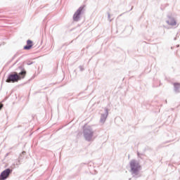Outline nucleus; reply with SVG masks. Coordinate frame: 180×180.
<instances>
[{"instance_id": "obj_15", "label": "nucleus", "mask_w": 180, "mask_h": 180, "mask_svg": "<svg viewBox=\"0 0 180 180\" xmlns=\"http://www.w3.org/2000/svg\"><path fill=\"white\" fill-rule=\"evenodd\" d=\"M174 40H176V37L174 38Z\"/></svg>"}, {"instance_id": "obj_12", "label": "nucleus", "mask_w": 180, "mask_h": 180, "mask_svg": "<svg viewBox=\"0 0 180 180\" xmlns=\"http://www.w3.org/2000/svg\"><path fill=\"white\" fill-rule=\"evenodd\" d=\"M108 19H110V13H108Z\"/></svg>"}, {"instance_id": "obj_9", "label": "nucleus", "mask_w": 180, "mask_h": 180, "mask_svg": "<svg viewBox=\"0 0 180 180\" xmlns=\"http://www.w3.org/2000/svg\"><path fill=\"white\" fill-rule=\"evenodd\" d=\"M174 92H176V94H179V92H180V84L179 83H174Z\"/></svg>"}, {"instance_id": "obj_16", "label": "nucleus", "mask_w": 180, "mask_h": 180, "mask_svg": "<svg viewBox=\"0 0 180 180\" xmlns=\"http://www.w3.org/2000/svg\"><path fill=\"white\" fill-rule=\"evenodd\" d=\"M176 47H179V45H177Z\"/></svg>"}, {"instance_id": "obj_6", "label": "nucleus", "mask_w": 180, "mask_h": 180, "mask_svg": "<svg viewBox=\"0 0 180 180\" xmlns=\"http://www.w3.org/2000/svg\"><path fill=\"white\" fill-rule=\"evenodd\" d=\"M105 112L103 114H101V119H100V123L103 124L105 122H106V119H108V116H109V112L108 111V108H104Z\"/></svg>"}, {"instance_id": "obj_7", "label": "nucleus", "mask_w": 180, "mask_h": 180, "mask_svg": "<svg viewBox=\"0 0 180 180\" xmlns=\"http://www.w3.org/2000/svg\"><path fill=\"white\" fill-rule=\"evenodd\" d=\"M167 25H169L170 26H176V21L175 20V18L169 16V20L166 21Z\"/></svg>"}, {"instance_id": "obj_8", "label": "nucleus", "mask_w": 180, "mask_h": 180, "mask_svg": "<svg viewBox=\"0 0 180 180\" xmlns=\"http://www.w3.org/2000/svg\"><path fill=\"white\" fill-rule=\"evenodd\" d=\"M33 47V41L30 39L27 41V45L24 46V50H30Z\"/></svg>"}, {"instance_id": "obj_3", "label": "nucleus", "mask_w": 180, "mask_h": 180, "mask_svg": "<svg viewBox=\"0 0 180 180\" xmlns=\"http://www.w3.org/2000/svg\"><path fill=\"white\" fill-rule=\"evenodd\" d=\"M83 136L86 141H91L92 140V137H94V129H92V127H84Z\"/></svg>"}, {"instance_id": "obj_14", "label": "nucleus", "mask_w": 180, "mask_h": 180, "mask_svg": "<svg viewBox=\"0 0 180 180\" xmlns=\"http://www.w3.org/2000/svg\"><path fill=\"white\" fill-rule=\"evenodd\" d=\"M25 153H26L25 151L22 152V154H25Z\"/></svg>"}, {"instance_id": "obj_2", "label": "nucleus", "mask_w": 180, "mask_h": 180, "mask_svg": "<svg viewBox=\"0 0 180 180\" xmlns=\"http://www.w3.org/2000/svg\"><path fill=\"white\" fill-rule=\"evenodd\" d=\"M129 167L131 168L130 172L132 176L139 178L140 176V171H141V165H140V162L136 160H131L129 162Z\"/></svg>"}, {"instance_id": "obj_5", "label": "nucleus", "mask_w": 180, "mask_h": 180, "mask_svg": "<svg viewBox=\"0 0 180 180\" xmlns=\"http://www.w3.org/2000/svg\"><path fill=\"white\" fill-rule=\"evenodd\" d=\"M12 174V169L8 168L3 171L0 174V180H6L9 178V175Z\"/></svg>"}, {"instance_id": "obj_17", "label": "nucleus", "mask_w": 180, "mask_h": 180, "mask_svg": "<svg viewBox=\"0 0 180 180\" xmlns=\"http://www.w3.org/2000/svg\"><path fill=\"white\" fill-rule=\"evenodd\" d=\"M138 155H140V153H138Z\"/></svg>"}, {"instance_id": "obj_4", "label": "nucleus", "mask_w": 180, "mask_h": 180, "mask_svg": "<svg viewBox=\"0 0 180 180\" xmlns=\"http://www.w3.org/2000/svg\"><path fill=\"white\" fill-rule=\"evenodd\" d=\"M82 12H84V6H80L73 15L74 22H79Z\"/></svg>"}, {"instance_id": "obj_1", "label": "nucleus", "mask_w": 180, "mask_h": 180, "mask_svg": "<svg viewBox=\"0 0 180 180\" xmlns=\"http://www.w3.org/2000/svg\"><path fill=\"white\" fill-rule=\"evenodd\" d=\"M25 75L26 70H25V69H22L21 72H19V74L18 72L10 73L7 77L6 82H12L13 84L15 82H18V81H20V79L25 78Z\"/></svg>"}, {"instance_id": "obj_11", "label": "nucleus", "mask_w": 180, "mask_h": 180, "mask_svg": "<svg viewBox=\"0 0 180 180\" xmlns=\"http://www.w3.org/2000/svg\"><path fill=\"white\" fill-rule=\"evenodd\" d=\"M27 65H32V64H33V63L27 62Z\"/></svg>"}, {"instance_id": "obj_13", "label": "nucleus", "mask_w": 180, "mask_h": 180, "mask_svg": "<svg viewBox=\"0 0 180 180\" xmlns=\"http://www.w3.org/2000/svg\"><path fill=\"white\" fill-rule=\"evenodd\" d=\"M2 108H4V104H0V110L2 109Z\"/></svg>"}, {"instance_id": "obj_10", "label": "nucleus", "mask_w": 180, "mask_h": 180, "mask_svg": "<svg viewBox=\"0 0 180 180\" xmlns=\"http://www.w3.org/2000/svg\"><path fill=\"white\" fill-rule=\"evenodd\" d=\"M79 68L80 71H84V68H82V66H79Z\"/></svg>"}]
</instances>
